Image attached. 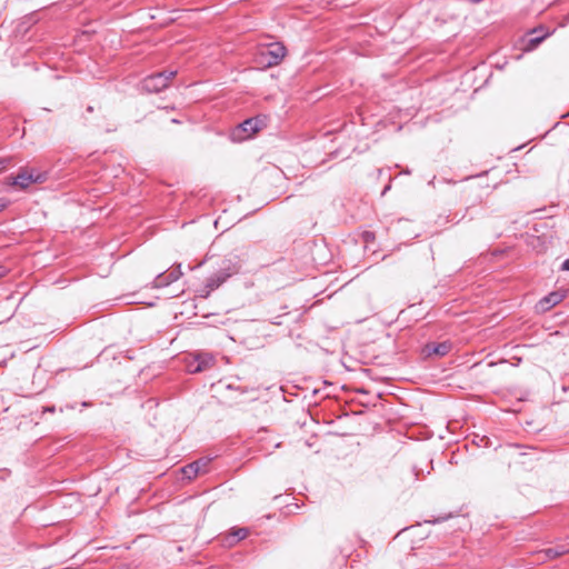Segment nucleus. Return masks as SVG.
<instances>
[{"label":"nucleus","instance_id":"nucleus-1","mask_svg":"<svg viewBox=\"0 0 569 569\" xmlns=\"http://www.w3.org/2000/svg\"><path fill=\"white\" fill-rule=\"evenodd\" d=\"M240 266L230 260H223L219 270L207 278L204 287V297L209 296L211 291L219 288L228 278L239 272Z\"/></svg>","mask_w":569,"mask_h":569},{"label":"nucleus","instance_id":"nucleus-2","mask_svg":"<svg viewBox=\"0 0 569 569\" xmlns=\"http://www.w3.org/2000/svg\"><path fill=\"white\" fill-rule=\"evenodd\" d=\"M287 49L280 42L262 46L259 49L260 63L266 68L278 66L286 57Z\"/></svg>","mask_w":569,"mask_h":569},{"label":"nucleus","instance_id":"nucleus-3","mask_svg":"<svg viewBox=\"0 0 569 569\" xmlns=\"http://www.w3.org/2000/svg\"><path fill=\"white\" fill-rule=\"evenodd\" d=\"M176 71H162L153 73L143 79L142 88L148 92H160L169 86Z\"/></svg>","mask_w":569,"mask_h":569},{"label":"nucleus","instance_id":"nucleus-4","mask_svg":"<svg viewBox=\"0 0 569 569\" xmlns=\"http://www.w3.org/2000/svg\"><path fill=\"white\" fill-rule=\"evenodd\" d=\"M214 365V357L208 352H199L191 356L187 369L191 373L202 372Z\"/></svg>","mask_w":569,"mask_h":569},{"label":"nucleus","instance_id":"nucleus-5","mask_svg":"<svg viewBox=\"0 0 569 569\" xmlns=\"http://www.w3.org/2000/svg\"><path fill=\"white\" fill-rule=\"evenodd\" d=\"M211 462L210 458H200L184 467L181 468V472L184 478L191 480L196 478L199 473H204L208 471V466Z\"/></svg>","mask_w":569,"mask_h":569},{"label":"nucleus","instance_id":"nucleus-6","mask_svg":"<svg viewBox=\"0 0 569 569\" xmlns=\"http://www.w3.org/2000/svg\"><path fill=\"white\" fill-rule=\"evenodd\" d=\"M182 276L180 264H178L176 268L170 269L166 272L159 273L156 279L153 280V287L154 288H162L171 284L172 282L177 281Z\"/></svg>","mask_w":569,"mask_h":569},{"label":"nucleus","instance_id":"nucleus-7","mask_svg":"<svg viewBox=\"0 0 569 569\" xmlns=\"http://www.w3.org/2000/svg\"><path fill=\"white\" fill-rule=\"evenodd\" d=\"M259 123L257 118L246 119L237 127L234 134H238L239 139H247L260 130Z\"/></svg>","mask_w":569,"mask_h":569},{"label":"nucleus","instance_id":"nucleus-8","mask_svg":"<svg viewBox=\"0 0 569 569\" xmlns=\"http://www.w3.org/2000/svg\"><path fill=\"white\" fill-rule=\"evenodd\" d=\"M565 297H566V295L563 292H561V291L550 292L549 295H547L546 297H543L539 301V308L542 311H547L550 308H552V307L557 306L558 303H560L563 300Z\"/></svg>","mask_w":569,"mask_h":569},{"label":"nucleus","instance_id":"nucleus-9","mask_svg":"<svg viewBox=\"0 0 569 569\" xmlns=\"http://www.w3.org/2000/svg\"><path fill=\"white\" fill-rule=\"evenodd\" d=\"M41 180L42 179H41L40 174L34 176L31 172L23 171V172H20L14 178L13 184L19 186V187L24 189V188H28L31 183L38 182V181H41Z\"/></svg>","mask_w":569,"mask_h":569},{"label":"nucleus","instance_id":"nucleus-10","mask_svg":"<svg viewBox=\"0 0 569 569\" xmlns=\"http://www.w3.org/2000/svg\"><path fill=\"white\" fill-rule=\"evenodd\" d=\"M451 349V343L449 341H442L439 343H429L426 346V351L428 356L436 355L439 357H443L449 353Z\"/></svg>","mask_w":569,"mask_h":569},{"label":"nucleus","instance_id":"nucleus-11","mask_svg":"<svg viewBox=\"0 0 569 569\" xmlns=\"http://www.w3.org/2000/svg\"><path fill=\"white\" fill-rule=\"evenodd\" d=\"M541 32H542V28H540V29H532L530 31V34H533V37H531L529 39V42H528V48L529 49L536 48L539 43H541L549 36L548 32H545V33H541Z\"/></svg>","mask_w":569,"mask_h":569},{"label":"nucleus","instance_id":"nucleus-12","mask_svg":"<svg viewBox=\"0 0 569 569\" xmlns=\"http://www.w3.org/2000/svg\"><path fill=\"white\" fill-rule=\"evenodd\" d=\"M568 551H569V548L561 545V546L548 548V549L543 550V553L546 555L547 558L555 559V558H558V557L567 553Z\"/></svg>","mask_w":569,"mask_h":569},{"label":"nucleus","instance_id":"nucleus-13","mask_svg":"<svg viewBox=\"0 0 569 569\" xmlns=\"http://www.w3.org/2000/svg\"><path fill=\"white\" fill-rule=\"evenodd\" d=\"M233 536L237 537V541L242 540L248 536V529L239 528L233 532Z\"/></svg>","mask_w":569,"mask_h":569},{"label":"nucleus","instance_id":"nucleus-14","mask_svg":"<svg viewBox=\"0 0 569 569\" xmlns=\"http://www.w3.org/2000/svg\"><path fill=\"white\" fill-rule=\"evenodd\" d=\"M9 164V159H0V172H2Z\"/></svg>","mask_w":569,"mask_h":569},{"label":"nucleus","instance_id":"nucleus-15","mask_svg":"<svg viewBox=\"0 0 569 569\" xmlns=\"http://www.w3.org/2000/svg\"><path fill=\"white\" fill-rule=\"evenodd\" d=\"M561 270L562 271H569V258L566 259L562 264H561Z\"/></svg>","mask_w":569,"mask_h":569},{"label":"nucleus","instance_id":"nucleus-16","mask_svg":"<svg viewBox=\"0 0 569 569\" xmlns=\"http://www.w3.org/2000/svg\"><path fill=\"white\" fill-rule=\"evenodd\" d=\"M7 202L3 199H0V211L4 209Z\"/></svg>","mask_w":569,"mask_h":569},{"label":"nucleus","instance_id":"nucleus-17","mask_svg":"<svg viewBox=\"0 0 569 569\" xmlns=\"http://www.w3.org/2000/svg\"><path fill=\"white\" fill-rule=\"evenodd\" d=\"M4 276V270L2 267H0V278H2Z\"/></svg>","mask_w":569,"mask_h":569},{"label":"nucleus","instance_id":"nucleus-18","mask_svg":"<svg viewBox=\"0 0 569 569\" xmlns=\"http://www.w3.org/2000/svg\"><path fill=\"white\" fill-rule=\"evenodd\" d=\"M46 411H50V412H53L54 411V407H51V408H47Z\"/></svg>","mask_w":569,"mask_h":569}]
</instances>
